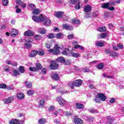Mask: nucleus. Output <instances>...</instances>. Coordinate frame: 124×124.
I'll return each instance as SVG.
<instances>
[{
    "mask_svg": "<svg viewBox=\"0 0 124 124\" xmlns=\"http://www.w3.org/2000/svg\"><path fill=\"white\" fill-rule=\"evenodd\" d=\"M61 47L59 46V45L55 44L53 47V49H50L48 50L49 53H52L53 55H59L61 53V50L60 49Z\"/></svg>",
    "mask_w": 124,
    "mask_h": 124,
    "instance_id": "1",
    "label": "nucleus"
},
{
    "mask_svg": "<svg viewBox=\"0 0 124 124\" xmlns=\"http://www.w3.org/2000/svg\"><path fill=\"white\" fill-rule=\"evenodd\" d=\"M25 41L26 42L24 44V46L27 49H30L32 46L31 43L32 42V39L31 38H26L25 39Z\"/></svg>",
    "mask_w": 124,
    "mask_h": 124,
    "instance_id": "2",
    "label": "nucleus"
},
{
    "mask_svg": "<svg viewBox=\"0 0 124 124\" xmlns=\"http://www.w3.org/2000/svg\"><path fill=\"white\" fill-rule=\"evenodd\" d=\"M43 18V16L42 15H41L40 16H32V19L33 21L34 22H36V23H38V22H42Z\"/></svg>",
    "mask_w": 124,
    "mask_h": 124,
    "instance_id": "3",
    "label": "nucleus"
},
{
    "mask_svg": "<svg viewBox=\"0 0 124 124\" xmlns=\"http://www.w3.org/2000/svg\"><path fill=\"white\" fill-rule=\"evenodd\" d=\"M42 20H43L42 22H43V24L44 26H49V25H51V20L47 18V17L43 16Z\"/></svg>",
    "mask_w": 124,
    "mask_h": 124,
    "instance_id": "4",
    "label": "nucleus"
},
{
    "mask_svg": "<svg viewBox=\"0 0 124 124\" xmlns=\"http://www.w3.org/2000/svg\"><path fill=\"white\" fill-rule=\"evenodd\" d=\"M59 66V64L56 62V61H52L51 64L49 65V67L51 70H55L57 69Z\"/></svg>",
    "mask_w": 124,
    "mask_h": 124,
    "instance_id": "5",
    "label": "nucleus"
},
{
    "mask_svg": "<svg viewBox=\"0 0 124 124\" xmlns=\"http://www.w3.org/2000/svg\"><path fill=\"white\" fill-rule=\"evenodd\" d=\"M57 100L59 102L60 105H61V106H64V105H66V101L62 98L61 97H57Z\"/></svg>",
    "mask_w": 124,
    "mask_h": 124,
    "instance_id": "6",
    "label": "nucleus"
},
{
    "mask_svg": "<svg viewBox=\"0 0 124 124\" xmlns=\"http://www.w3.org/2000/svg\"><path fill=\"white\" fill-rule=\"evenodd\" d=\"M84 11L87 14L90 13L92 11V6L91 5L87 4L85 6L84 8Z\"/></svg>",
    "mask_w": 124,
    "mask_h": 124,
    "instance_id": "7",
    "label": "nucleus"
},
{
    "mask_svg": "<svg viewBox=\"0 0 124 124\" xmlns=\"http://www.w3.org/2000/svg\"><path fill=\"white\" fill-rule=\"evenodd\" d=\"M97 97H98L100 100H102V101H105L106 100V96L104 95V94L102 93H99L97 95Z\"/></svg>",
    "mask_w": 124,
    "mask_h": 124,
    "instance_id": "8",
    "label": "nucleus"
},
{
    "mask_svg": "<svg viewBox=\"0 0 124 124\" xmlns=\"http://www.w3.org/2000/svg\"><path fill=\"white\" fill-rule=\"evenodd\" d=\"M74 123L75 124H83V123H84V121L82 120V119L77 118L76 117H74Z\"/></svg>",
    "mask_w": 124,
    "mask_h": 124,
    "instance_id": "9",
    "label": "nucleus"
},
{
    "mask_svg": "<svg viewBox=\"0 0 124 124\" xmlns=\"http://www.w3.org/2000/svg\"><path fill=\"white\" fill-rule=\"evenodd\" d=\"M82 82H83V81H82V80L78 79V80H74L73 81V84L74 86H75L76 87H80V86L82 85Z\"/></svg>",
    "mask_w": 124,
    "mask_h": 124,
    "instance_id": "10",
    "label": "nucleus"
},
{
    "mask_svg": "<svg viewBox=\"0 0 124 124\" xmlns=\"http://www.w3.org/2000/svg\"><path fill=\"white\" fill-rule=\"evenodd\" d=\"M13 100H14V97H13V96H11L7 99H4L3 101L5 104H8L9 103H11Z\"/></svg>",
    "mask_w": 124,
    "mask_h": 124,
    "instance_id": "11",
    "label": "nucleus"
},
{
    "mask_svg": "<svg viewBox=\"0 0 124 124\" xmlns=\"http://www.w3.org/2000/svg\"><path fill=\"white\" fill-rule=\"evenodd\" d=\"M51 77L53 80H55L56 81L58 80H60V76L58 74L56 73H52Z\"/></svg>",
    "mask_w": 124,
    "mask_h": 124,
    "instance_id": "12",
    "label": "nucleus"
},
{
    "mask_svg": "<svg viewBox=\"0 0 124 124\" xmlns=\"http://www.w3.org/2000/svg\"><path fill=\"white\" fill-rule=\"evenodd\" d=\"M62 53L63 55H65L66 56H71V50H69V48L64 49Z\"/></svg>",
    "mask_w": 124,
    "mask_h": 124,
    "instance_id": "13",
    "label": "nucleus"
},
{
    "mask_svg": "<svg viewBox=\"0 0 124 124\" xmlns=\"http://www.w3.org/2000/svg\"><path fill=\"white\" fill-rule=\"evenodd\" d=\"M75 108L77 109H79V110H82L84 108V105L79 103H76L75 104Z\"/></svg>",
    "mask_w": 124,
    "mask_h": 124,
    "instance_id": "14",
    "label": "nucleus"
},
{
    "mask_svg": "<svg viewBox=\"0 0 124 124\" xmlns=\"http://www.w3.org/2000/svg\"><path fill=\"white\" fill-rule=\"evenodd\" d=\"M16 4H18V5H20L23 8H25L26 7V4L24 3L23 1L21 0H17L16 1Z\"/></svg>",
    "mask_w": 124,
    "mask_h": 124,
    "instance_id": "15",
    "label": "nucleus"
},
{
    "mask_svg": "<svg viewBox=\"0 0 124 124\" xmlns=\"http://www.w3.org/2000/svg\"><path fill=\"white\" fill-rule=\"evenodd\" d=\"M63 28H64L65 30H69V31H71L73 30V27L68 25L67 24H65L62 25Z\"/></svg>",
    "mask_w": 124,
    "mask_h": 124,
    "instance_id": "16",
    "label": "nucleus"
},
{
    "mask_svg": "<svg viewBox=\"0 0 124 124\" xmlns=\"http://www.w3.org/2000/svg\"><path fill=\"white\" fill-rule=\"evenodd\" d=\"M63 16V13L62 11H58L55 13V17L57 18H62Z\"/></svg>",
    "mask_w": 124,
    "mask_h": 124,
    "instance_id": "17",
    "label": "nucleus"
},
{
    "mask_svg": "<svg viewBox=\"0 0 124 124\" xmlns=\"http://www.w3.org/2000/svg\"><path fill=\"white\" fill-rule=\"evenodd\" d=\"M24 84L26 88H29V89H31V88L32 87V82L26 81L24 82Z\"/></svg>",
    "mask_w": 124,
    "mask_h": 124,
    "instance_id": "18",
    "label": "nucleus"
},
{
    "mask_svg": "<svg viewBox=\"0 0 124 124\" xmlns=\"http://www.w3.org/2000/svg\"><path fill=\"white\" fill-rule=\"evenodd\" d=\"M25 36H32L33 35V32L32 31H28L24 32Z\"/></svg>",
    "mask_w": 124,
    "mask_h": 124,
    "instance_id": "19",
    "label": "nucleus"
},
{
    "mask_svg": "<svg viewBox=\"0 0 124 124\" xmlns=\"http://www.w3.org/2000/svg\"><path fill=\"white\" fill-rule=\"evenodd\" d=\"M95 46L97 47H103L104 46L105 44L104 42H101V41H99V42H96L95 44Z\"/></svg>",
    "mask_w": 124,
    "mask_h": 124,
    "instance_id": "20",
    "label": "nucleus"
},
{
    "mask_svg": "<svg viewBox=\"0 0 124 124\" xmlns=\"http://www.w3.org/2000/svg\"><path fill=\"white\" fill-rule=\"evenodd\" d=\"M19 122V120L16 119H11L9 121L10 124H17Z\"/></svg>",
    "mask_w": 124,
    "mask_h": 124,
    "instance_id": "21",
    "label": "nucleus"
},
{
    "mask_svg": "<svg viewBox=\"0 0 124 124\" xmlns=\"http://www.w3.org/2000/svg\"><path fill=\"white\" fill-rule=\"evenodd\" d=\"M71 56L74 58H79V57H80V54L79 53H75L71 51Z\"/></svg>",
    "mask_w": 124,
    "mask_h": 124,
    "instance_id": "22",
    "label": "nucleus"
},
{
    "mask_svg": "<svg viewBox=\"0 0 124 124\" xmlns=\"http://www.w3.org/2000/svg\"><path fill=\"white\" fill-rule=\"evenodd\" d=\"M37 50H33L31 54H30V58H34L37 55Z\"/></svg>",
    "mask_w": 124,
    "mask_h": 124,
    "instance_id": "23",
    "label": "nucleus"
},
{
    "mask_svg": "<svg viewBox=\"0 0 124 124\" xmlns=\"http://www.w3.org/2000/svg\"><path fill=\"white\" fill-rule=\"evenodd\" d=\"M13 33L11 34V35L13 37H15V36H16V35H18V30L14 29H13Z\"/></svg>",
    "mask_w": 124,
    "mask_h": 124,
    "instance_id": "24",
    "label": "nucleus"
},
{
    "mask_svg": "<svg viewBox=\"0 0 124 124\" xmlns=\"http://www.w3.org/2000/svg\"><path fill=\"white\" fill-rule=\"evenodd\" d=\"M108 3L109 5L115 6L116 3H120V1H109Z\"/></svg>",
    "mask_w": 124,
    "mask_h": 124,
    "instance_id": "25",
    "label": "nucleus"
},
{
    "mask_svg": "<svg viewBox=\"0 0 124 124\" xmlns=\"http://www.w3.org/2000/svg\"><path fill=\"white\" fill-rule=\"evenodd\" d=\"M64 60L65 59L63 57H60L56 60V62L63 63L64 62Z\"/></svg>",
    "mask_w": 124,
    "mask_h": 124,
    "instance_id": "26",
    "label": "nucleus"
},
{
    "mask_svg": "<svg viewBox=\"0 0 124 124\" xmlns=\"http://www.w3.org/2000/svg\"><path fill=\"white\" fill-rule=\"evenodd\" d=\"M40 10L38 9H34L32 11V13L34 15H38V14H40Z\"/></svg>",
    "mask_w": 124,
    "mask_h": 124,
    "instance_id": "27",
    "label": "nucleus"
},
{
    "mask_svg": "<svg viewBox=\"0 0 124 124\" xmlns=\"http://www.w3.org/2000/svg\"><path fill=\"white\" fill-rule=\"evenodd\" d=\"M56 37L58 39H62L63 38V34L62 33H58L56 34Z\"/></svg>",
    "mask_w": 124,
    "mask_h": 124,
    "instance_id": "28",
    "label": "nucleus"
},
{
    "mask_svg": "<svg viewBox=\"0 0 124 124\" xmlns=\"http://www.w3.org/2000/svg\"><path fill=\"white\" fill-rule=\"evenodd\" d=\"M109 3L107 2V3H104L102 4V5L101 6L102 8H104L106 9H108V8H109Z\"/></svg>",
    "mask_w": 124,
    "mask_h": 124,
    "instance_id": "29",
    "label": "nucleus"
},
{
    "mask_svg": "<svg viewBox=\"0 0 124 124\" xmlns=\"http://www.w3.org/2000/svg\"><path fill=\"white\" fill-rule=\"evenodd\" d=\"M18 99H23L25 98V95L23 93H20L17 95Z\"/></svg>",
    "mask_w": 124,
    "mask_h": 124,
    "instance_id": "30",
    "label": "nucleus"
},
{
    "mask_svg": "<svg viewBox=\"0 0 124 124\" xmlns=\"http://www.w3.org/2000/svg\"><path fill=\"white\" fill-rule=\"evenodd\" d=\"M110 56H111V57H113V58H115V57H119V53H118L116 51H113L110 53Z\"/></svg>",
    "mask_w": 124,
    "mask_h": 124,
    "instance_id": "31",
    "label": "nucleus"
},
{
    "mask_svg": "<svg viewBox=\"0 0 124 124\" xmlns=\"http://www.w3.org/2000/svg\"><path fill=\"white\" fill-rule=\"evenodd\" d=\"M46 122V119L45 118L40 119L38 121L39 124H45Z\"/></svg>",
    "mask_w": 124,
    "mask_h": 124,
    "instance_id": "32",
    "label": "nucleus"
},
{
    "mask_svg": "<svg viewBox=\"0 0 124 124\" xmlns=\"http://www.w3.org/2000/svg\"><path fill=\"white\" fill-rule=\"evenodd\" d=\"M37 54L39 56H44V50L40 49L37 51Z\"/></svg>",
    "mask_w": 124,
    "mask_h": 124,
    "instance_id": "33",
    "label": "nucleus"
},
{
    "mask_svg": "<svg viewBox=\"0 0 124 124\" xmlns=\"http://www.w3.org/2000/svg\"><path fill=\"white\" fill-rule=\"evenodd\" d=\"M98 31H101V32H102V31H106V27H104V26L99 27V28L98 29Z\"/></svg>",
    "mask_w": 124,
    "mask_h": 124,
    "instance_id": "34",
    "label": "nucleus"
},
{
    "mask_svg": "<svg viewBox=\"0 0 124 124\" xmlns=\"http://www.w3.org/2000/svg\"><path fill=\"white\" fill-rule=\"evenodd\" d=\"M74 48L75 49H80V50H83L84 49V47L83 46H80L79 45H77L76 46H74Z\"/></svg>",
    "mask_w": 124,
    "mask_h": 124,
    "instance_id": "35",
    "label": "nucleus"
},
{
    "mask_svg": "<svg viewBox=\"0 0 124 124\" xmlns=\"http://www.w3.org/2000/svg\"><path fill=\"white\" fill-rule=\"evenodd\" d=\"M36 67L37 70H38V69H41V68H42V65H41L40 63L37 62L36 64Z\"/></svg>",
    "mask_w": 124,
    "mask_h": 124,
    "instance_id": "36",
    "label": "nucleus"
},
{
    "mask_svg": "<svg viewBox=\"0 0 124 124\" xmlns=\"http://www.w3.org/2000/svg\"><path fill=\"white\" fill-rule=\"evenodd\" d=\"M6 89L9 91H13V90H14V86H13V84L10 85L8 86H7Z\"/></svg>",
    "mask_w": 124,
    "mask_h": 124,
    "instance_id": "37",
    "label": "nucleus"
},
{
    "mask_svg": "<svg viewBox=\"0 0 124 124\" xmlns=\"http://www.w3.org/2000/svg\"><path fill=\"white\" fill-rule=\"evenodd\" d=\"M107 36H108V33L104 32L100 35V38H105V37H107Z\"/></svg>",
    "mask_w": 124,
    "mask_h": 124,
    "instance_id": "38",
    "label": "nucleus"
},
{
    "mask_svg": "<svg viewBox=\"0 0 124 124\" xmlns=\"http://www.w3.org/2000/svg\"><path fill=\"white\" fill-rule=\"evenodd\" d=\"M98 69H103V67H104V64L102 63H101L99 64H98L97 66Z\"/></svg>",
    "mask_w": 124,
    "mask_h": 124,
    "instance_id": "39",
    "label": "nucleus"
},
{
    "mask_svg": "<svg viewBox=\"0 0 124 124\" xmlns=\"http://www.w3.org/2000/svg\"><path fill=\"white\" fill-rule=\"evenodd\" d=\"M64 63L66 64V65H68L70 64V63H71V61H70V60L69 59H67L66 60H65L64 61Z\"/></svg>",
    "mask_w": 124,
    "mask_h": 124,
    "instance_id": "40",
    "label": "nucleus"
},
{
    "mask_svg": "<svg viewBox=\"0 0 124 124\" xmlns=\"http://www.w3.org/2000/svg\"><path fill=\"white\" fill-rule=\"evenodd\" d=\"M80 23V20L78 18H75L73 20V24H79Z\"/></svg>",
    "mask_w": 124,
    "mask_h": 124,
    "instance_id": "41",
    "label": "nucleus"
},
{
    "mask_svg": "<svg viewBox=\"0 0 124 124\" xmlns=\"http://www.w3.org/2000/svg\"><path fill=\"white\" fill-rule=\"evenodd\" d=\"M87 122H89L90 123H91V122H93L94 121V118L93 117H88L86 120Z\"/></svg>",
    "mask_w": 124,
    "mask_h": 124,
    "instance_id": "42",
    "label": "nucleus"
},
{
    "mask_svg": "<svg viewBox=\"0 0 124 124\" xmlns=\"http://www.w3.org/2000/svg\"><path fill=\"white\" fill-rule=\"evenodd\" d=\"M68 87H70L71 89H74V83H73V82H70L68 83Z\"/></svg>",
    "mask_w": 124,
    "mask_h": 124,
    "instance_id": "43",
    "label": "nucleus"
},
{
    "mask_svg": "<svg viewBox=\"0 0 124 124\" xmlns=\"http://www.w3.org/2000/svg\"><path fill=\"white\" fill-rule=\"evenodd\" d=\"M116 102V99L115 98H110L109 100V103H111V104H114L115 102Z\"/></svg>",
    "mask_w": 124,
    "mask_h": 124,
    "instance_id": "44",
    "label": "nucleus"
},
{
    "mask_svg": "<svg viewBox=\"0 0 124 124\" xmlns=\"http://www.w3.org/2000/svg\"><path fill=\"white\" fill-rule=\"evenodd\" d=\"M19 70L21 72V73H24V72H25V67L23 66H20L19 67Z\"/></svg>",
    "mask_w": 124,
    "mask_h": 124,
    "instance_id": "45",
    "label": "nucleus"
},
{
    "mask_svg": "<svg viewBox=\"0 0 124 124\" xmlns=\"http://www.w3.org/2000/svg\"><path fill=\"white\" fill-rule=\"evenodd\" d=\"M44 105H45V101L44 100H41L40 101V106L44 107Z\"/></svg>",
    "mask_w": 124,
    "mask_h": 124,
    "instance_id": "46",
    "label": "nucleus"
},
{
    "mask_svg": "<svg viewBox=\"0 0 124 124\" xmlns=\"http://www.w3.org/2000/svg\"><path fill=\"white\" fill-rule=\"evenodd\" d=\"M89 111L91 113H92L93 114H95V113H98V112L97 110H96L94 108L90 109H89Z\"/></svg>",
    "mask_w": 124,
    "mask_h": 124,
    "instance_id": "47",
    "label": "nucleus"
},
{
    "mask_svg": "<svg viewBox=\"0 0 124 124\" xmlns=\"http://www.w3.org/2000/svg\"><path fill=\"white\" fill-rule=\"evenodd\" d=\"M39 32L41 34H45V32H46V31H45V29L41 28L39 29Z\"/></svg>",
    "mask_w": 124,
    "mask_h": 124,
    "instance_id": "48",
    "label": "nucleus"
},
{
    "mask_svg": "<svg viewBox=\"0 0 124 124\" xmlns=\"http://www.w3.org/2000/svg\"><path fill=\"white\" fill-rule=\"evenodd\" d=\"M81 8V7L80 6V1H78L77 3V4L75 6V9L77 10H78Z\"/></svg>",
    "mask_w": 124,
    "mask_h": 124,
    "instance_id": "49",
    "label": "nucleus"
},
{
    "mask_svg": "<svg viewBox=\"0 0 124 124\" xmlns=\"http://www.w3.org/2000/svg\"><path fill=\"white\" fill-rule=\"evenodd\" d=\"M8 0H2V3L4 6H7L8 5Z\"/></svg>",
    "mask_w": 124,
    "mask_h": 124,
    "instance_id": "50",
    "label": "nucleus"
},
{
    "mask_svg": "<svg viewBox=\"0 0 124 124\" xmlns=\"http://www.w3.org/2000/svg\"><path fill=\"white\" fill-rule=\"evenodd\" d=\"M34 93L33 90H29L27 91V93L28 95H32Z\"/></svg>",
    "mask_w": 124,
    "mask_h": 124,
    "instance_id": "51",
    "label": "nucleus"
},
{
    "mask_svg": "<svg viewBox=\"0 0 124 124\" xmlns=\"http://www.w3.org/2000/svg\"><path fill=\"white\" fill-rule=\"evenodd\" d=\"M42 37L40 35H36L34 36V38H35L36 40H40V39H41Z\"/></svg>",
    "mask_w": 124,
    "mask_h": 124,
    "instance_id": "52",
    "label": "nucleus"
},
{
    "mask_svg": "<svg viewBox=\"0 0 124 124\" xmlns=\"http://www.w3.org/2000/svg\"><path fill=\"white\" fill-rule=\"evenodd\" d=\"M29 70L30 71H33L34 72H35V71H37V69L34 67H29Z\"/></svg>",
    "mask_w": 124,
    "mask_h": 124,
    "instance_id": "53",
    "label": "nucleus"
},
{
    "mask_svg": "<svg viewBox=\"0 0 124 124\" xmlns=\"http://www.w3.org/2000/svg\"><path fill=\"white\" fill-rule=\"evenodd\" d=\"M47 37H48V38H49L50 39H52V38H55V35H54V34H53V33L48 34L47 35Z\"/></svg>",
    "mask_w": 124,
    "mask_h": 124,
    "instance_id": "54",
    "label": "nucleus"
},
{
    "mask_svg": "<svg viewBox=\"0 0 124 124\" xmlns=\"http://www.w3.org/2000/svg\"><path fill=\"white\" fill-rule=\"evenodd\" d=\"M7 88V85L4 84H0V89H6Z\"/></svg>",
    "mask_w": 124,
    "mask_h": 124,
    "instance_id": "55",
    "label": "nucleus"
},
{
    "mask_svg": "<svg viewBox=\"0 0 124 124\" xmlns=\"http://www.w3.org/2000/svg\"><path fill=\"white\" fill-rule=\"evenodd\" d=\"M61 112H62V109H59L58 110L55 111L53 114L55 116H58V115L59 114V113H61Z\"/></svg>",
    "mask_w": 124,
    "mask_h": 124,
    "instance_id": "56",
    "label": "nucleus"
},
{
    "mask_svg": "<svg viewBox=\"0 0 124 124\" xmlns=\"http://www.w3.org/2000/svg\"><path fill=\"white\" fill-rule=\"evenodd\" d=\"M19 75V71L17 70H14L13 71V76H18Z\"/></svg>",
    "mask_w": 124,
    "mask_h": 124,
    "instance_id": "57",
    "label": "nucleus"
},
{
    "mask_svg": "<svg viewBox=\"0 0 124 124\" xmlns=\"http://www.w3.org/2000/svg\"><path fill=\"white\" fill-rule=\"evenodd\" d=\"M79 1V0H71V4H75V3H77Z\"/></svg>",
    "mask_w": 124,
    "mask_h": 124,
    "instance_id": "58",
    "label": "nucleus"
},
{
    "mask_svg": "<svg viewBox=\"0 0 124 124\" xmlns=\"http://www.w3.org/2000/svg\"><path fill=\"white\" fill-rule=\"evenodd\" d=\"M103 77H106L107 78H108V79L109 78L111 79V78H113V76H107V75L106 74H103Z\"/></svg>",
    "mask_w": 124,
    "mask_h": 124,
    "instance_id": "59",
    "label": "nucleus"
},
{
    "mask_svg": "<svg viewBox=\"0 0 124 124\" xmlns=\"http://www.w3.org/2000/svg\"><path fill=\"white\" fill-rule=\"evenodd\" d=\"M29 6L30 8H31V9H35L36 8L35 5L33 4H30Z\"/></svg>",
    "mask_w": 124,
    "mask_h": 124,
    "instance_id": "60",
    "label": "nucleus"
},
{
    "mask_svg": "<svg viewBox=\"0 0 124 124\" xmlns=\"http://www.w3.org/2000/svg\"><path fill=\"white\" fill-rule=\"evenodd\" d=\"M57 93H61V94H62H62H64V93H66V92H64L62 90H58L57 91Z\"/></svg>",
    "mask_w": 124,
    "mask_h": 124,
    "instance_id": "61",
    "label": "nucleus"
},
{
    "mask_svg": "<svg viewBox=\"0 0 124 124\" xmlns=\"http://www.w3.org/2000/svg\"><path fill=\"white\" fill-rule=\"evenodd\" d=\"M42 74H46V72L47 71V69L46 68H43L42 69Z\"/></svg>",
    "mask_w": 124,
    "mask_h": 124,
    "instance_id": "62",
    "label": "nucleus"
},
{
    "mask_svg": "<svg viewBox=\"0 0 124 124\" xmlns=\"http://www.w3.org/2000/svg\"><path fill=\"white\" fill-rule=\"evenodd\" d=\"M117 46L119 49H124V46H123L122 44H118Z\"/></svg>",
    "mask_w": 124,
    "mask_h": 124,
    "instance_id": "63",
    "label": "nucleus"
},
{
    "mask_svg": "<svg viewBox=\"0 0 124 124\" xmlns=\"http://www.w3.org/2000/svg\"><path fill=\"white\" fill-rule=\"evenodd\" d=\"M73 37H74V35L73 34H71V35H69L67 36V38L68 39H72V38H73Z\"/></svg>",
    "mask_w": 124,
    "mask_h": 124,
    "instance_id": "64",
    "label": "nucleus"
}]
</instances>
